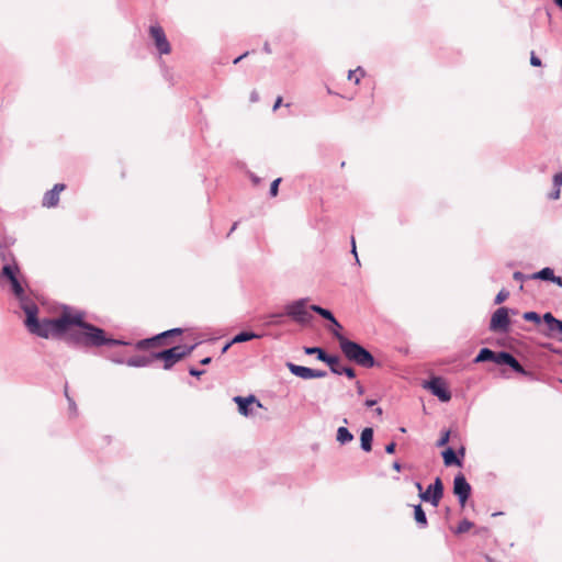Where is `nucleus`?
I'll return each instance as SVG.
<instances>
[{
    "label": "nucleus",
    "instance_id": "7c9ffc66",
    "mask_svg": "<svg viewBox=\"0 0 562 562\" xmlns=\"http://www.w3.org/2000/svg\"><path fill=\"white\" fill-rule=\"evenodd\" d=\"M449 439H450V431L449 430L443 431L440 439L437 441V446L438 447L446 446L449 442Z\"/></svg>",
    "mask_w": 562,
    "mask_h": 562
},
{
    "label": "nucleus",
    "instance_id": "39448f33",
    "mask_svg": "<svg viewBox=\"0 0 562 562\" xmlns=\"http://www.w3.org/2000/svg\"><path fill=\"white\" fill-rule=\"evenodd\" d=\"M307 302L308 299H300L286 304L284 307V314L299 325H307L313 318L311 308L307 306Z\"/></svg>",
    "mask_w": 562,
    "mask_h": 562
},
{
    "label": "nucleus",
    "instance_id": "79ce46f5",
    "mask_svg": "<svg viewBox=\"0 0 562 562\" xmlns=\"http://www.w3.org/2000/svg\"><path fill=\"white\" fill-rule=\"evenodd\" d=\"M551 282L557 284V285H559L560 288H562V278L561 277H557L554 274V278H553V280Z\"/></svg>",
    "mask_w": 562,
    "mask_h": 562
},
{
    "label": "nucleus",
    "instance_id": "2f4dec72",
    "mask_svg": "<svg viewBox=\"0 0 562 562\" xmlns=\"http://www.w3.org/2000/svg\"><path fill=\"white\" fill-rule=\"evenodd\" d=\"M105 345L108 346H125L128 345V342L120 339H113V338H106L105 337Z\"/></svg>",
    "mask_w": 562,
    "mask_h": 562
},
{
    "label": "nucleus",
    "instance_id": "49530a36",
    "mask_svg": "<svg viewBox=\"0 0 562 562\" xmlns=\"http://www.w3.org/2000/svg\"><path fill=\"white\" fill-rule=\"evenodd\" d=\"M282 103V98L281 97H278L274 104H273V111H276L277 109H279V106L281 105Z\"/></svg>",
    "mask_w": 562,
    "mask_h": 562
},
{
    "label": "nucleus",
    "instance_id": "f8f14e48",
    "mask_svg": "<svg viewBox=\"0 0 562 562\" xmlns=\"http://www.w3.org/2000/svg\"><path fill=\"white\" fill-rule=\"evenodd\" d=\"M453 493L458 496L460 504L463 506L471 494V485L463 474H458L454 477Z\"/></svg>",
    "mask_w": 562,
    "mask_h": 562
},
{
    "label": "nucleus",
    "instance_id": "052dcab7",
    "mask_svg": "<svg viewBox=\"0 0 562 562\" xmlns=\"http://www.w3.org/2000/svg\"><path fill=\"white\" fill-rule=\"evenodd\" d=\"M557 7H559L562 11V0H553Z\"/></svg>",
    "mask_w": 562,
    "mask_h": 562
},
{
    "label": "nucleus",
    "instance_id": "bb28decb",
    "mask_svg": "<svg viewBox=\"0 0 562 562\" xmlns=\"http://www.w3.org/2000/svg\"><path fill=\"white\" fill-rule=\"evenodd\" d=\"M364 76V71L361 67H358L355 70H349L348 79L352 80L355 78V83L358 85L360 82V78Z\"/></svg>",
    "mask_w": 562,
    "mask_h": 562
},
{
    "label": "nucleus",
    "instance_id": "423d86ee",
    "mask_svg": "<svg viewBox=\"0 0 562 562\" xmlns=\"http://www.w3.org/2000/svg\"><path fill=\"white\" fill-rule=\"evenodd\" d=\"M510 319L507 307L497 308L490 322V330L494 333H507L509 329Z\"/></svg>",
    "mask_w": 562,
    "mask_h": 562
},
{
    "label": "nucleus",
    "instance_id": "2eb2a0df",
    "mask_svg": "<svg viewBox=\"0 0 562 562\" xmlns=\"http://www.w3.org/2000/svg\"><path fill=\"white\" fill-rule=\"evenodd\" d=\"M66 188L63 183H56L52 190L47 191L44 196L42 204L45 207H54L59 202V194L61 191H64Z\"/></svg>",
    "mask_w": 562,
    "mask_h": 562
},
{
    "label": "nucleus",
    "instance_id": "e433bc0d",
    "mask_svg": "<svg viewBox=\"0 0 562 562\" xmlns=\"http://www.w3.org/2000/svg\"><path fill=\"white\" fill-rule=\"evenodd\" d=\"M561 188H553V191L549 193V199L558 200L560 198Z\"/></svg>",
    "mask_w": 562,
    "mask_h": 562
},
{
    "label": "nucleus",
    "instance_id": "de8ad7c7",
    "mask_svg": "<svg viewBox=\"0 0 562 562\" xmlns=\"http://www.w3.org/2000/svg\"><path fill=\"white\" fill-rule=\"evenodd\" d=\"M65 394H66V397H67V400L69 402L70 409H75L76 408L75 402L68 396L67 390L65 391Z\"/></svg>",
    "mask_w": 562,
    "mask_h": 562
},
{
    "label": "nucleus",
    "instance_id": "864d4df0",
    "mask_svg": "<svg viewBox=\"0 0 562 562\" xmlns=\"http://www.w3.org/2000/svg\"><path fill=\"white\" fill-rule=\"evenodd\" d=\"M233 344H234V342H232V341L227 342V344L223 347V349H222V353H225V352L228 350V348H229Z\"/></svg>",
    "mask_w": 562,
    "mask_h": 562
},
{
    "label": "nucleus",
    "instance_id": "603ef678",
    "mask_svg": "<svg viewBox=\"0 0 562 562\" xmlns=\"http://www.w3.org/2000/svg\"><path fill=\"white\" fill-rule=\"evenodd\" d=\"M263 50H265V53H267V54H271V48H270L269 43H265V45H263Z\"/></svg>",
    "mask_w": 562,
    "mask_h": 562
},
{
    "label": "nucleus",
    "instance_id": "20e7f679",
    "mask_svg": "<svg viewBox=\"0 0 562 562\" xmlns=\"http://www.w3.org/2000/svg\"><path fill=\"white\" fill-rule=\"evenodd\" d=\"M192 346H175L169 349L154 352L155 360H161L164 362V369H171L177 362L188 357L194 349Z\"/></svg>",
    "mask_w": 562,
    "mask_h": 562
},
{
    "label": "nucleus",
    "instance_id": "cd10ccee",
    "mask_svg": "<svg viewBox=\"0 0 562 562\" xmlns=\"http://www.w3.org/2000/svg\"><path fill=\"white\" fill-rule=\"evenodd\" d=\"M473 524L467 519H463L462 521H460L457 530H456V533H464L467 531H469L471 528H472Z\"/></svg>",
    "mask_w": 562,
    "mask_h": 562
},
{
    "label": "nucleus",
    "instance_id": "680f3d73",
    "mask_svg": "<svg viewBox=\"0 0 562 562\" xmlns=\"http://www.w3.org/2000/svg\"><path fill=\"white\" fill-rule=\"evenodd\" d=\"M358 393H359V394H362V393H363V387H362V385H360L359 383H358Z\"/></svg>",
    "mask_w": 562,
    "mask_h": 562
},
{
    "label": "nucleus",
    "instance_id": "1a4fd4ad",
    "mask_svg": "<svg viewBox=\"0 0 562 562\" xmlns=\"http://www.w3.org/2000/svg\"><path fill=\"white\" fill-rule=\"evenodd\" d=\"M149 35L153 38L156 48L160 54H169L171 50L170 43L168 42L165 31L158 24L150 25Z\"/></svg>",
    "mask_w": 562,
    "mask_h": 562
},
{
    "label": "nucleus",
    "instance_id": "473e14b6",
    "mask_svg": "<svg viewBox=\"0 0 562 562\" xmlns=\"http://www.w3.org/2000/svg\"><path fill=\"white\" fill-rule=\"evenodd\" d=\"M281 182V179L278 178L276 180L272 181L271 186H270V195L271 196H276L278 194V190H279V184Z\"/></svg>",
    "mask_w": 562,
    "mask_h": 562
},
{
    "label": "nucleus",
    "instance_id": "aec40b11",
    "mask_svg": "<svg viewBox=\"0 0 562 562\" xmlns=\"http://www.w3.org/2000/svg\"><path fill=\"white\" fill-rule=\"evenodd\" d=\"M372 441H373V429L370 427H367L361 431V436H360L361 449L366 452L371 451L372 450Z\"/></svg>",
    "mask_w": 562,
    "mask_h": 562
},
{
    "label": "nucleus",
    "instance_id": "0e129e2a",
    "mask_svg": "<svg viewBox=\"0 0 562 562\" xmlns=\"http://www.w3.org/2000/svg\"><path fill=\"white\" fill-rule=\"evenodd\" d=\"M459 453H460L462 457L464 456V448H463V447L459 450Z\"/></svg>",
    "mask_w": 562,
    "mask_h": 562
},
{
    "label": "nucleus",
    "instance_id": "ddd939ff",
    "mask_svg": "<svg viewBox=\"0 0 562 562\" xmlns=\"http://www.w3.org/2000/svg\"><path fill=\"white\" fill-rule=\"evenodd\" d=\"M181 333H182L181 328H172V329L166 330L164 333L156 335L155 337L142 339V340L137 341L136 348L139 350L149 349V348L154 347L155 345H157L161 339H165L167 337L175 336V335H180Z\"/></svg>",
    "mask_w": 562,
    "mask_h": 562
},
{
    "label": "nucleus",
    "instance_id": "c03bdc74",
    "mask_svg": "<svg viewBox=\"0 0 562 562\" xmlns=\"http://www.w3.org/2000/svg\"><path fill=\"white\" fill-rule=\"evenodd\" d=\"M543 347L547 348L548 350L552 351V352L562 353V351H560L558 349H554L551 344H546V345H543Z\"/></svg>",
    "mask_w": 562,
    "mask_h": 562
},
{
    "label": "nucleus",
    "instance_id": "7ed1b4c3",
    "mask_svg": "<svg viewBox=\"0 0 562 562\" xmlns=\"http://www.w3.org/2000/svg\"><path fill=\"white\" fill-rule=\"evenodd\" d=\"M334 337L338 340L339 347L345 357L363 368H372L375 364L373 356L360 344L349 340L340 333H334Z\"/></svg>",
    "mask_w": 562,
    "mask_h": 562
},
{
    "label": "nucleus",
    "instance_id": "ea45409f",
    "mask_svg": "<svg viewBox=\"0 0 562 562\" xmlns=\"http://www.w3.org/2000/svg\"><path fill=\"white\" fill-rule=\"evenodd\" d=\"M513 278L516 281H524L527 277L524 273H521L520 271H516V272H514Z\"/></svg>",
    "mask_w": 562,
    "mask_h": 562
},
{
    "label": "nucleus",
    "instance_id": "c85d7f7f",
    "mask_svg": "<svg viewBox=\"0 0 562 562\" xmlns=\"http://www.w3.org/2000/svg\"><path fill=\"white\" fill-rule=\"evenodd\" d=\"M522 317H524L525 321L533 322V323H537V324H539L541 322L540 315L538 313H536V312H525Z\"/></svg>",
    "mask_w": 562,
    "mask_h": 562
},
{
    "label": "nucleus",
    "instance_id": "09e8293b",
    "mask_svg": "<svg viewBox=\"0 0 562 562\" xmlns=\"http://www.w3.org/2000/svg\"><path fill=\"white\" fill-rule=\"evenodd\" d=\"M375 404H376V401H375V400H367V401L364 402V405H366L367 407H372V406H374Z\"/></svg>",
    "mask_w": 562,
    "mask_h": 562
},
{
    "label": "nucleus",
    "instance_id": "774afa93",
    "mask_svg": "<svg viewBox=\"0 0 562 562\" xmlns=\"http://www.w3.org/2000/svg\"><path fill=\"white\" fill-rule=\"evenodd\" d=\"M334 333H339V329H338V328H336L335 330H333V334H334Z\"/></svg>",
    "mask_w": 562,
    "mask_h": 562
},
{
    "label": "nucleus",
    "instance_id": "f3484780",
    "mask_svg": "<svg viewBox=\"0 0 562 562\" xmlns=\"http://www.w3.org/2000/svg\"><path fill=\"white\" fill-rule=\"evenodd\" d=\"M317 359L327 363L330 368V371L335 374H342L340 371L342 366H340V360L337 356L327 355L323 349H317Z\"/></svg>",
    "mask_w": 562,
    "mask_h": 562
},
{
    "label": "nucleus",
    "instance_id": "5701e85b",
    "mask_svg": "<svg viewBox=\"0 0 562 562\" xmlns=\"http://www.w3.org/2000/svg\"><path fill=\"white\" fill-rule=\"evenodd\" d=\"M414 518L420 528L427 527V517L420 504L414 506Z\"/></svg>",
    "mask_w": 562,
    "mask_h": 562
},
{
    "label": "nucleus",
    "instance_id": "69168bd1",
    "mask_svg": "<svg viewBox=\"0 0 562 562\" xmlns=\"http://www.w3.org/2000/svg\"><path fill=\"white\" fill-rule=\"evenodd\" d=\"M283 314L279 313V314H272L271 317H281Z\"/></svg>",
    "mask_w": 562,
    "mask_h": 562
},
{
    "label": "nucleus",
    "instance_id": "9b49d317",
    "mask_svg": "<svg viewBox=\"0 0 562 562\" xmlns=\"http://www.w3.org/2000/svg\"><path fill=\"white\" fill-rule=\"evenodd\" d=\"M286 368L289 369V371L292 374H294L301 379H305V380L321 379V378H325L327 375L326 371L315 370V369H311V368L303 367V366H297L292 362H288Z\"/></svg>",
    "mask_w": 562,
    "mask_h": 562
},
{
    "label": "nucleus",
    "instance_id": "e2e57ef3",
    "mask_svg": "<svg viewBox=\"0 0 562 562\" xmlns=\"http://www.w3.org/2000/svg\"><path fill=\"white\" fill-rule=\"evenodd\" d=\"M375 412H376V414H378V415H381V414H382V408L378 407V408L375 409Z\"/></svg>",
    "mask_w": 562,
    "mask_h": 562
},
{
    "label": "nucleus",
    "instance_id": "dca6fc26",
    "mask_svg": "<svg viewBox=\"0 0 562 562\" xmlns=\"http://www.w3.org/2000/svg\"><path fill=\"white\" fill-rule=\"evenodd\" d=\"M543 322L547 324L548 331L544 333L547 337H553L555 334L562 335V321L553 316L552 313H544L542 316Z\"/></svg>",
    "mask_w": 562,
    "mask_h": 562
},
{
    "label": "nucleus",
    "instance_id": "0eeeda50",
    "mask_svg": "<svg viewBox=\"0 0 562 562\" xmlns=\"http://www.w3.org/2000/svg\"><path fill=\"white\" fill-rule=\"evenodd\" d=\"M418 496L422 501L430 503L437 507L443 496V484L440 477H436L435 482L430 484L426 491L419 493Z\"/></svg>",
    "mask_w": 562,
    "mask_h": 562
},
{
    "label": "nucleus",
    "instance_id": "3c124183",
    "mask_svg": "<svg viewBox=\"0 0 562 562\" xmlns=\"http://www.w3.org/2000/svg\"><path fill=\"white\" fill-rule=\"evenodd\" d=\"M415 487H416V490L418 491V494L424 492V491H423V485H422V483H420V482H416V483H415Z\"/></svg>",
    "mask_w": 562,
    "mask_h": 562
},
{
    "label": "nucleus",
    "instance_id": "b1692460",
    "mask_svg": "<svg viewBox=\"0 0 562 562\" xmlns=\"http://www.w3.org/2000/svg\"><path fill=\"white\" fill-rule=\"evenodd\" d=\"M495 352L488 348H482L474 359L475 363L494 361Z\"/></svg>",
    "mask_w": 562,
    "mask_h": 562
},
{
    "label": "nucleus",
    "instance_id": "4be33fe9",
    "mask_svg": "<svg viewBox=\"0 0 562 562\" xmlns=\"http://www.w3.org/2000/svg\"><path fill=\"white\" fill-rule=\"evenodd\" d=\"M442 458H443L445 465H447V467H451V465L461 467V464H462L461 461L457 458V454L452 448H447L442 452Z\"/></svg>",
    "mask_w": 562,
    "mask_h": 562
},
{
    "label": "nucleus",
    "instance_id": "f03ea898",
    "mask_svg": "<svg viewBox=\"0 0 562 562\" xmlns=\"http://www.w3.org/2000/svg\"><path fill=\"white\" fill-rule=\"evenodd\" d=\"M83 313H72L71 317H79L77 323L71 325L78 326L79 330H71L68 339L78 346L101 347L105 345V333L103 329L83 321Z\"/></svg>",
    "mask_w": 562,
    "mask_h": 562
},
{
    "label": "nucleus",
    "instance_id": "6e6552de",
    "mask_svg": "<svg viewBox=\"0 0 562 562\" xmlns=\"http://www.w3.org/2000/svg\"><path fill=\"white\" fill-rule=\"evenodd\" d=\"M497 364H506L510 367L515 372L530 376L531 373L519 363V361L509 352L507 351H499L495 352L494 361Z\"/></svg>",
    "mask_w": 562,
    "mask_h": 562
},
{
    "label": "nucleus",
    "instance_id": "4d7b16f0",
    "mask_svg": "<svg viewBox=\"0 0 562 562\" xmlns=\"http://www.w3.org/2000/svg\"><path fill=\"white\" fill-rule=\"evenodd\" d=\"M393 469L396 470V471H400L401 470V464L398 462H394L393 463Z\"/></svg>",
    "mask_w": 562,
    "mask_h": 562
},
{
    "label": "nucleus",
    "instance_id": "5fc2aeb1",
    "mask_svg": "<svg viewBox=\"0 0 562 562\" xmlns=\"http://www.w3.org/2000/svg\"><path fill=\"white\" fill-rule=\"evenodd\" d=\"M211 360H212V359H211L210 357L203 358V359L201 360V364H203V366L209 364V363L211 362Z\"/></svg>",
    "mask_w": 562,
    "mask_h": 562
},
{
    "label": "nucleus",
    "instance_id": "a878e982",
    "mask_svg": "<svg viewBox=\"0 0 562 562\" xmlns=\"http://www.w3.org/2000/svg\"><path fill=\"white\" fill-rule=\"evenodd\" d=\"M254 338H258V335L252 331H240L232 339V342H234V344L245 342V341H249Z\"/></svg>",
    "mask_w": 562,
    "mask_h": 562
},
{
    "label": "nucleus",
    "instance_id": "bf43d9fd",
    "mask_svg": "<svg viewBox=\"0 0 562 562\" xmlns=\"http://www.w3.org/2000/svg\"><path fill=\"white\" fill-rule=\"evenodd\" d=\"M237 225H238V223H237V222H235V223L233 224V226H232V228H231V231H229V233H228V236H229V235H231V234L236 229Z\"/></svg>",
    "mask_w": 562,
    "mask_h": 562
},
{
    "label": "nucleus",
    "instance_id": "a211bd4d",
    "mask_svg": "<svg viewBox=\"0 0 562 562\" xmlns=\"http://www.w3.org/2000/svg\"><path fill=\"white\" fill-rule=\"evenodd\" d=\"M155 361L154 352L149 356H134L126 360V364L133 368H144L150 366Z\"/></svg>",
    "mask_w": 562,
    "mask_h": 562
},
{
    "label": "nucleus",
    "instance_id": "8fccbe9b",
    "mask_svg": "<svg viewBox=\"0 0 562 562\" xmlns=\"http://www.w3.org/2000/svg\"><path fill=\"white\" fill-rule=\"evenodd\" d=\"M248 55V52H246L245 54L240 55L239 57L235 58L234 59V64H238L243 58H245L246 56Z\"/></svg>",
    "mask_w": 562,
    "mask_h": 562
},
{
    "label": "nucleus",
    "instance_id": "9d476101",
    "mask_svg": "<svg viewBox=\"0 0 562 562\" xmlns=\"http://www.w3.org/2000/svg\"><path fill=\"white\" fill-rule=\"evenodd\" d=\"M234 402L238 406V412L243 416H252L254 413V406L257 408H261L262 404L259 400L256 398L255 395H249L247 397L244 396H235Z\"/></svg>",
    "mask_w": 562,
    "mask_h": 562
},
{
    "label": "nucleus",
    "instance_id": "f704fd0d",
    "mask_svg": "<svg viewBox=\"0 0 562 562\" xmlns=\"http://www.w3.org/2000/svg\"><path fill=\"white\" fill-rule=\"evenodd\" d=\"M340 371H342V374H346L349 379H353L356 376V372L351 367H344Z\"/></svg>",
    "mask_w": 562,
    "mask_h": 562
},
{
    "label": "nucleus",
    "instance_id": "72a5a7b5",
    "mask_svg": "<svg viewBox=\"0 0 562 562\" xmlns=\"http://www.w3.org/2000/svg\"><path fill=\"white\" fill-rule=\"evenodd\" d=\"M562 186V171L553 176V188H561Z\"/></svg>",
    "mask_w": 562,
    "mask_h": 562
},
{
    "label": "nucleus",
    "instance_id": "338daca9",
    "mask_svg": "<svg viewBox=\"0 0 562 562\" xmlns=\"http://www.w3.org/2000/svg\"><path fill=\"white\" fill-rule=\"evenodd\" d=\"M342 423L344 424H348V419L347 418H342Z\"/></svg>",
    "mask_w": 562,
    "mask_h": 562
},
{
    "label": "nucleus",
    "instance_id": "c9c22d12",
    "mask_svg": "<svg viewBox=\"0 0 562 562\" xmlns=\"http://www.w3.org/2000/svg\"><path fill=\"white\" fill-rule=\"evenodd\" d=\"M530 64L533 67H540L541 66V59L535 55V53H531L530 56Z\"/></svg>",
    "mask_w": 562,
    "mask_h": 562
},
{
    "label": "nucleus",
    "instance_id": "4c0bfd02",
    "mask_svg": "<svg viewBox=\"0 0 562 562\" xmlns=\"http://www.w3.org/2000/svg\"><path fill=\"white\" fill-rule=\"evenodd\" d=\"M317 349H321V348L319 347H304V352L306 355L317 356Z\"/></svg>",
    "mask_w": 562,
    "mask_h": 562
},
{
    "label": "nucleus",
    "instance_id": "a18cd8bd",
    "mask_svg": "<svg viewBox=\"0 0 562 562\" xmlns=\"http://www.w3.org/2000/svg\"><path fill=\"white\" fill-rule=\"evenodd\" d=\"M258 100H259V95H258V93H257L256 91H252V92L250 93V101H251V102H257Z\"/></svg>",
    "mask_w": 562,
    "mask_h": 562
},
{
    "label": "nucleus",
    "instance_id": "a19ab883",
    "mask_svg": "<svg viewBox=\"0 0 562 562\" xmlns=\"http://www.w3.org/2000/svg\"><path fill=\"white\" fill-rule=\"evenodd\" d=\"M395 447H396L395 442H390L385 447V452L386 453H393L395 451Z\"/></svg>",
    "mask_w": 562,
    "mask_h": 562
},
{
    "label": "nucleus",
    "instance_id": "f257e3e1",
    "mask_svg": "<svg viewBox=\"0 0 562 562\" xmlns=\"http://www.w3.org/2000/svg\"><path fill=\"white\" fill-rule=\"evenodd\" d=\"M1 258L5 262L2 267L1 279L10 283L11 291L19 301L20 307L25 313L24 325L32 335L45 339L60 337L68 330L71 323L79 321V317H71L72 313L67 308L57 318L40 319L37 316V305L27 296L18 278L20 269L14 261L13 255L9 251H2Z\"/></svg>",
    "mask_w": 562,
    "mask_h": 562
},
{
    "label": "nucleus",
    "instance_id": "6ab92c4d",
    "mask_svg": "<svg viewBox=\"0 0 562 562\" xmlns=\"http://www.w3.org/2000/svg\"><path fill=\"white\" fill-rule=\"evenodd\" d=\"M310 308L312 312H315L323 318L329 321L336 328H341V325L338 323V321L335 318L334 314L329 310L324 308L319 305H311Z\"/></svg>",
    "mask_w": 562,
    "mask_h": 562
},
{
    "label": "nucleus",
    "instance_id": "58836bf2",
    "mask_svg": "<svg viewBox=\"0 0 562 562\" xmlns=\"http://www.w3.org/2000/svg\"><path fill=\"white\" fill-rule=\"evenodd\" d=\"M189 373H190L192 376H196V378H199V376H201V375L204 373V371H203V370H198V369H195V368H190Z\"/></svg>",
    "mask_w": 562,
    "mask_h": 562
},
{
    "label": "nucleus",
    "instance_id": "412c9836",
    "mask_svg": "<svg viewBox=\"0 0 562 562\" xmlns=\"http://www.w3.org/2000/svg\"><path fill=\"white\" fill-rule=\"evenodd\" d=\"M353 440V435L349 431V429L345 426H341L337 429L336 432V441L340 445L350 443Z\"/></svg>",
    "mask_w": 562,
    "mask_h": 562
},
{
    "label": "nucleus",
    "instance_id": "6e6d98bb",
    "mask_svg": "<svg viewBox=\"0 0 562 562\" xmlns=\"http://www.w3.org/2000/svg\"><path fill=\"white\" fill-rule=\"evenodd\" d=\"M112 361H113V362H115V363H119V364H122V363H125V362H126V361H124V360H123V359H121V358H113V359H112Z\"/></svg>",
    "mask_w": 562,
    "mask_h": 562
},
{
    "label": "nucleus",
    "instance_id": "c756f323",
    "mask_svg": "<svg viewBox=\"0 0 562 562\" xmlns=\"http://www.w3.org/2000/svg\"><path fill=\"white\" fill-rule=\"evenodd\" d=\"M509 296V292L506 291L505 289L501 290L497 295L495 296V304H501L503 303L504 301L507 300V297Z\"/></svg>",
    "mask_w": 562,
    "mask_h": 562
},
{
    "label": "nucleus",
    "instance_id": "393cba45",
    "mask_svg": "<svg viewBox=\"0 0 562 562\" xmlns=\"http://www.w3.org/2000/svg\"><path fill=\"white\" fill-rule=\"evenodd\" d=\"M531 279H540V280H543V281H552L553 278H554V272L551 268L549 267H546L543 269H541L540 271L533 273L531 277Z\"/></svg>",
    "mask_w": 562,
    "mask_h": 562
},
{
    "label": "nucleus",
    "instance_id": "4468645a",
    "mask_svg": "<svg viewBox=\"0 0 562 562\" xmlns=\"http://www.w3.org/2000/svg\"><path fill=\"white\" fill-rule=\"evenodd\" d=\"M426 387L441 402H448L451 398L450 391L445 386L440 378H432Z\"/></svg>",
    "mask_w": 562,
    "mask_h": 562
},
{
    "label": "nucleus",
    "instance_id": "13d9d810",
    "mask_svg": "<svg viewBox=\"0 0 562 562\" xmlns=\"http://www.w3.org/2000/svg\"><path fill=\"white\" fill-rule=\"evenodd\" d=\"M251 180L255 184L259 183V178L255 175H251Z\"/></svg>",
    "mask_w": 562,
    "mask_h": 562
},
{
    "label": "nucleus",
    "instance_id": "37998d69",
    "mask_svg": "<svg viewBox=\"0 0 562 562\" xmlns=\"http://www.w3.org/2000/svg\"><path fill=\"white\" fill-rule=\"evenodd\" d=\"M351 243H352V254H353V255H355V257H356V261H357V263H358V265H360V261H359V258H358V255H357V251H356V243H355V238H352Z\"/></svg>",
    "mask_w": 562,
    "mask_h": 562
}]
</instances>
